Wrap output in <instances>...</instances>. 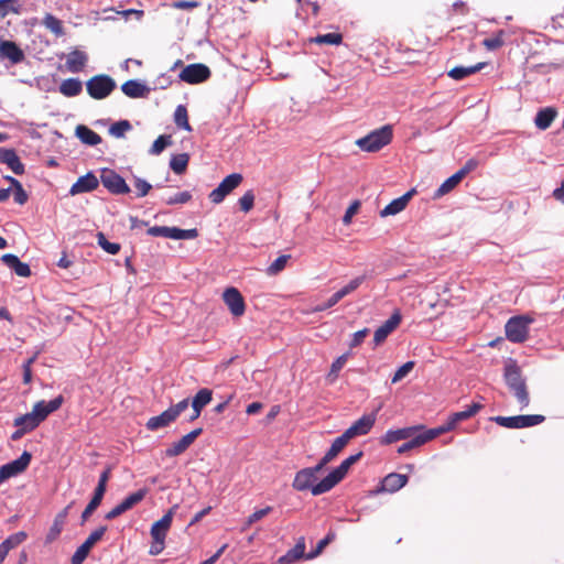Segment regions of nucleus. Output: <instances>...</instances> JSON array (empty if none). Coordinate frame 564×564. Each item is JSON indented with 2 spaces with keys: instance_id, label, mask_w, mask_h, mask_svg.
Segmentation results:
<instances>
[{
  "instance_id": "obj_21",
  "label": "nucleus",
  "mask_w": 564,
  "mask_h": 564,
  "mask_svg": "<svg viewBox=\"0 0 564 564\" xmlns=\"http://www.w3.org/2000/svg\"><path fill=\"white\" fill-rule=\"evenodd\" d=\"M25 55L23 51L12 41L0 42V58L9 59L12 64H19L23 62Z\"/></svg>"
},
{
  "instance_id": "obj_30",
  "label": "nucleus",
  "mask_w": 564,
  "mask_h": 564,
  "mask_svg": "<svg viewBox=\"0 0 564 564\" xmlns=\"http://www.w3.org/2000/svg\"><path fill=\"white\" fill-rule=\"evenodd\" d=\"M1 261L6 265L11 268L15 272V274H18L19 276L26 278V276L31 275V270H30L29 264L21 262L20 259L14 254L6 253L1 257Z\"/></svg>"
},
{
  "instance_id": "obj_51",
  "label": "nucleus",
  "mask_w": 564,
  "mask_h": 564,
  "mask_svg": "<svg viewBox=\"0 0 564 564\" xmlns=\"http://www.w3.org/2000/svg\"><path fill=\"white\" fill-rule=\"evenodd\" d=\"M98 245L108 253L117 254L120 251V245L115 242H109L102 232H98L97 235Z\"/></svg>"
},
{
  "instance_id": "obj_37",
  "label": "nucleus",
  "mask_w": 564,
  "mask_h": 564,
  "mask_svg": "<svg viewBox=\"0 0 564 564\" xmlns=\"http://www.w3.org/2000/svg\"><path fill=\"white\" fill-rule=\"evenodd\" d=\"M305 554V540L300 538L293 549H291L284 556L280 558V562H294L302 558Z\"/></svg>"
},
{
  "instance_id": "obj_27",
  "label": "nucleus",
  "mask_w": 564,
  "mask_h": 564,
  "mask_svg": "<svg viewBox=\"0 0 564 564\" xmlns=\"http://www.w3.org/2000/svg\"><path fill=\"white\" fill-rule=\"evenodd\" d=\"M557 117V110L554 107H545L536 112L534 124L540 130H546Z\"/></svg>"
},
{
  "instance_id": "obj_22",
  "label": "nucleus",
  "mask_w": 564,
  "mask_h": 564,
  "mask_svg": "<svg viewBox=\"0 0 564 564\" xmlns=\"http://www.w3.org/2000/svg\"><path fill=\"white\" fill-rule=\"evenodd\" d=\"M0 162L6 164L14 174L24 173V165L13 149L0 148Z\"/></svg>"
},
{
  "instance_id": "obj_60",
  "label": "nucleus",
  "mask_w": 564,
  "mask_h": 564,
  "mask_svg": "<svg viewBox=\"0 0 564 564\" xmlns=\"http://www.w3.org/2000/svg\"><path fill=\"white\" fill-rule=\"evenodd\" d=\"M359 208H360V202L354 200L350 204V206L347 208V210L343 217V223L345 225H349L351 223L352 217L358 213Z\"/></svg>"
},
{
  "instance_id": "obj_18",
  "label": "nucleus",
  "mask_w": 564,
  "mask_h": 564,
  "mask_svg": "<svg viewBox=\"0 0 564 564\" xmlns=\"http://www.w3.org/2000/svg\"><path fill=\"white\" fill-rule=\"evenodd\" d=\"M401 314L399 311H395L389 319H387L376 332L373 335V341L376 345H380L386 340V338L399 326L401 323Z\"/></svg>"
},
{
  "instance_id": "obj_62",
  "label": "nucleus",
  "mask_w": 564,
  "mask_h": 564,
  "mask_svg": "<svg viewBox=\"0 0 564 564\" xmlns=\"http://www.w3.org/2000/svg\"><path fill=\"white\" fill-rule=\"evenodd\" d=\"M421 445H423V442H422V440H421L420 435H415V436L413 435V437H412V440H411V441H409V442H406V443L402 444V445L398 448V453H399V454H403V453H405V452H408V451H410V449H413V448H415V447H419V446H421Z\"/></svg>"
},
{
  "instance_id": "obj_57",
  "label": "nucleus",
  "mask_w": 564,
  "mask_h": 564,
  "mask_svg": "<svg viewBox=\"0 0 564 564\" xmlns=\"http://www.w3.org/2000/svg\"><path fill=\"white\" fill-rule=\"evenodd\" d=\"M13 188H14V193H13L14 202L19 205L25 204L28 200V194L23 189L22 184L19 181H13Z\"/></svg>"
},
{
  "instance_id": "obj_55",
  "label": "nucleus",
  "mask_w": 564,
  "mask_h": 564,
  "mask_svg": "<svg viewBox=\"0 0 564 564\" xmlns=\"http://www.w3.org/2000/svg\"><path fill=\"white\" fill-rule=\"evenodd\" d=\"M414 361H408L402 365L393 375L392 383H397L401 381L404 377H406L414 368Z\"/></svg>"
},
{
  "instance_id": "obj_45",
  "label": "nucleus",
  "mask_w": 564,
  "mask_h": 564,
  "mask_svg": "<svg viewBox=\"0 0 564 564\" xmlns=\"http://www.w3.org/2000/svg\"><path fill=\"white\" fill-rule=\"evenodd\" d=\"M449 431H452V427H449L448 422H446L445 424H443L438 427L427 430L424 433H421L419 435H420L423 444H425L426 442L437 437L438 435H441L443 433L449 432Z\"/></svg>"
},
{
  "instance_id": "obj_54",
  "label": "nucleus",
  "mask_w": 564,
  "mask_h": 564,
  "mask_svg": "<svg viewBox=\"0 0 564 564\" xmlns=\"http://www.w3.org/2000/svg\"><path fill=\"white\" fill-rule=\"evenodd\" d=\"M64 524L65 523L61 522L59 520L54 519V522L51 525V528L46 534L45 542L52 543L53 541H55L58 538V535L61 534Z\"/></svg>"
},
{
  "instance_id": "obj_56",
  "label": "nucleus",
  "mask_w": 564,
  "mask_h": 564,
  "mask_svg": "<svg viewBox=\"0 0 564 564\" xmlns=\"http://www.w3.org/2000/svg\"><path fill=\"white\" fill-rule=\"evenodd\" d=\"M254 203V195L252 191L246 192L240 198H239V206L240 209L245 213H248L252 209Z\"/></svg>"
},
{
  "instance_id": "obj_63",
  "label": "nucleus",
  "mask_w": 564,
  "mask_h": 564,
  "mask_svg": "<svg viewBox=\"0 0 564 564\" xmlns=\"http://www.w3.org/2000/svg\"><path fill=\"white\" fill-rule=\"evenodd\" d=\"M17 0H0V17H6L9 11L19 13V8L13 6Z\"/></svg>"
},
{
  "instance_id": "obj_1",
  "label": "nucleus",
  "mask_w": 564,
  "mask_h": 564,
  "mask_svg": "<svg viewBox=\"0 0 564 564\" xmlns=\"http://www.w3.org/2000/svg\"><path fill=\"white\" fill-rule=\"evenodd\" d=\"M362 453L359 452L356 455L347 457L341 464L330 471L319 482L316 481V474L319 473L324 466L318 463L314 467L303 468L296 473L293 480V488L297 491L311 490L312 495L318 496L333 489L338 482H340L347 475L349 468L360 459Z\"/></svg>"
},
{
  "instance_id": "obj_19",
  "label": "nucleus",
  "mask_w": 564,
  "mask_h": 564,
  "mask_svg": "<svg viewBox=\"0 0 564 564\" xmlns=\"http://www.w3.org/2000/svg\"><path fill=\"white\" fill-rule=\"evenodd\" d=\"M177 505H174L169 511L151 527V536L165 540L167 531L171 528L172 520L177 509Z\"/></svg>"
},
{
  "instance_id": "obj_59",
  "label": "nucleus",
  "mask_w": 564,
  "mask_h": 564,
  "mask_svg": "<svg viewBox=\"0 0 564 564\" xmlns=\"http://www.w3.org/2000/svg\"><path fill=\"white\" fill-rule=\"evenodd\" d=\"M334 538H335L334 533L327 534L324 539H322L317 543L315 551L313 553L308 554L307 558H313V557L319 555L323 552V550L333 541Z\"/></svg>"
},
{
  "instance_id": "obj_16",
  "label": "nucleus",
  "mask_w": 564,
  "mask_h": 564,
  "mask_svg": "<svg viewBox=\"0 0 564 564\" xmlns=\"http://www.w3.org/2000/svg\"><path fill=\"white\" fill-rule=\"evenodd\" d=\"M376 414H366L356 421L350 427H348L344 433L348 436L349 440L354 437L366 435L375 425Z\"/></svg>"
},
{
  "instance_id": "obj_12",
  "label": "nucleus",
  "mask_w": 564,
  "mask_h": 564,
  "mask_svg": "<svg viewBox=\"0 0 564 564\" xmlns=\"http://www.w3.org/2000/svg\"><path fill=\"white\" fill-rule=\"evenodd\" d=\"M210 77V69L204 64H191L180 73V79L188 84H199Z\"/></svg>"
},
{
  "instance_id": "obj_9",
  "label": "nucleus",
  "mask_w": 564,
  "mask_h": 564,
  "mask_svg": "<svg viewBox=\"0 0 564 564\" xmlns=\"http://www.w3.org/2000/svg\"><path fill=\"white\" fill-rule=\"evenodd\" d=\"M242 180L243 177L239 173H232L226 176L220 184L210 192L209 199L214 204L221 203L227 195L241 184Z\"/></svg>"
},
{
  "instance_id": "obj_26",
  "label": "nucleus",
  "mask_w": 564,
  "mask_h": 564,
  "mask_svg": "<svg viewBox=\"0 0 564 564\" xmlns=\"http://www.w3.org/2000/svg\"><path fill=\"white\" fill-rule=\"evenodd\" d=\"M28 535L24 531L17 532L14 534H11L8 536L1 544H0V564L3 563L4 558L7 557L8 553L20 545L22 542L26 540Z\"/></svg>"
},
{
  "instance_id": "obj_10",
  "label": "nucleus",
  "mask_w": 564,
  "mask_h": 564,
  "mask_svg": "<svg viewBox=\"0 0 564 564\" xmlns=\"http://www.w3.org/2000/svg\"><path fill=\"white\" fill-rule=\"evenodd\" d=\"M106 531V525L99 527L98 529L93 531L89 534V536L85 540V542L77 547V550L72 556L70 564H83L93 546L102 539Z\"/></svg>"
},
{
  "instance_id": "obj_36",
  "label": "nucleus",
  "mask_w": 564,
  "mask_h": 564,
  "mask_svg": "<svg viewBox=\"0 0 564 564\" xmlns=\"http://www.w3.org/2000/svg\"><path fill=\"white\" fill-rule=\"evenodd\" d=\"M213 392L212 390L204 388L200 389L194 397L192 401V409L197 413H200L203 408L206 406L212 401Z\"/></svg>"
},
{
  "instance_id": "obj_11",
  "label": "nucleus",
  "mask_w": 564,
  "mask_h": 564,
  "mask_svg": "<svg viewBox=\"0 0 564 564\" xmlns=\"http://www.w3.org/2000/svg\"><path fill=\"white\" fill-rule=\"evenodd\" d=\"M32 455L29 452H23L22 455L3 466L0 467V484L6 481L7 479L14 477L21 473H23L28 466L30 465Z\"/></svg>"
},
{
  "instance_id": "obj_64",
  "label": "nucleus",
  "mask_w": 564,
  "mask_h": 564,
  "mask_svg": "<svg viewBox=\"0 0 564 564\" xmlns=\"http://www.w3.org/2000/svg\"><path fill=\"white\" fill-rule=\"evenodd\" d=\"M341 297L335 292L324 304H321L314 308V312H323L335 306Z\"/></svg>"
},
{
  "instance_id": "obj_5",
  "label": "nucleus",
  "mask_w": 564,
  "mask_h": 564,
  "mask_svg": "<svg viewBox=\"0 0 564 564\" xmlns=\"http://www.w3.org/2000/svg\"><path fill=\"white\" fill-rule=\"evenodd\" d=\"M498 425L507 429H523L541 424L545 416L541 414L516 415V416H495L491 419Z\"/></svg>"
},
{
  "instance_id": "obj_38",
  "label": "nucleus",
  "mask_w": 564,
  "mask_h": 564,
  "mask_svg": "<svg viewBox=\"0 0 564 564\" xmlns=\"http://www.w3.org/2000/svg\"><path fill=\"white\" fill-rule=\"evenodd\" d=\"M39 425V420L31 412L14 419V426L22 427L26 433L33 431Z\"/></svg>"
},
{
  "instance_id": "obj_15",
  "label": "nucleus",
  "mask_w": 564,
  "mask_h": 564,
  "mask_svg": "<svg viewBox=\"0 0 564 564\" xmlns=\"http://www.w3.org/2000/svg\"><path fill=\"white\" fill-rule=\"evenodd\" d=\"M63 403V397L51 400L50 402L39 401L33 405L31 413L39 420V423L43 422L51 413L55 412L61 408Z\"/></svg>"
},
{
  "instance_id": "obj_35",
  "label": "nucleus",
  "mask_w": 564,
  "mask_h": 564,
  "mask_svg": "<svg viewBox=\"0 0 564 564\" xmlns=\"http://www.w3.org/2000/svg\"><path fill=\"white\" fill-rule=\"evenodd\" d=\"M486 64L485 63H478L473 66L464 67V66H457L452 68L448 72V76L455 80H460L478 70H480Z\"/></svg>"
},
{
  "instance_id": "obj_46",
  "label": "nucleus",
  "mask_w": 564,
  "mask_h": 564,
  "mask_svg": "<svg viewBox=\"0 0 564 564\" xmlns=\"http://www.w3.org/2000/svg\"><path fill=\"white\" fill-rule=\"evenodd\" d=\"M147 495V489H140L128 497H126L121 503L124 507V509L128 511L132 509L135 505H138L140 501L144 499Z\"/></svg>"
},
{
  "instance_id": "obj_17",
  "label": "nucleus",
  "mask_w": 564,
  "mask_h": 564,
  "mask_svg": "<svg viewBox=\"0 0 564 564\" xmlns=\"http://www.w3.org/2000/svg\"><path fill=\"white\" fill-rule=\"evenodd\" d=\"M202 429H196L184 435L180 441L173 443L166 451L165 455L169 457H175L184 453L194 441L202 434Z\"/></svg>"
},
{
  "instance_id": "obj_6",
  "label": "nucleus",
  "mask_w": 564,
  "mask_h": 564,
  "mask_svg": "<svg viewBox=\"0 0 564 564\" xmlns=\"http://www.w3.org/2000/svg\"><path fill=\"white\" fill-rule=\"evenodd\" d=\"M86 88L90 97L104 99L116 88V83L107 75H96L86 83Z\"/></svg>"
},
{
  "instance_id": "obj_24",
  "label": "nucleus",
  "mask_w": 564,
  "mask_h": 564,
  "mask_svg": "<svg viewBox=\"0 0 564 564\" xmlns=\"http://www.w3.org/2000/svg\"><path fill=\"white\" fill-rule=\"evenodd\" d=\"M87 61L88 56L85 52L74 50L67 55L65 66L70 73H79L85 68Z\"/></svg>"
},
{
  "instance_id": "obj_23",
  "label": "nucleus",
  "mask_w": 564,
  "mask_h": 564,
  "mask_svg": "<svg viewBox=\"0 0 564 564\" xmlns=\"http://www.w3.org/2000/svg\"><path fill=\"white\" fill-rule=\"evenodd\" d=\"M98 180L93 173H87L84 176H80L70 187V195H78L82 193H88L98 187Z\"/></svg>"
},
{
  "instance_id": "obj_43",
  "label": "nucleus",
  "mask_w": 564,
  "mask_h": 564,
  "mask_svg": "<svg viewBox=\"0 0 564 564\" xmlns=\"http://www.w3.org/2000/svg\"><path fill=\"white\" fill-rule=\"evenodd\" d=\"M348 356L349 354L346 352L341 356H339L330 366V370L326 377V379L328 380V382L333 383L336 381V379L338 378V373L339 371L341 370V368L345 366L347 359H348Z\"/></svg>"
},
{
  "instance_id": "obj_48",
  "label": "nucleus",
  "mask_w": 564,
  "mask_h": 564,
  "mask_svg": "<svg viewBox=\"0 0 564 564\" xmlns=\"http://www.w3.org/2000/svg\"><path fill=\"white\" fill-rule=\"evenodd\" d=\"M290 258V254L280 256L268 267L267 274L276 275L278 273H280L282 270H284Z\"/></svg>"
},
{
  "instance_id": "obj_58",
  "label": "nucleus",
  "mask_w": 564,
  "mask_h": 564,
  "mask_svg": "<svg viewBox=\"0 0 564 564\" xmlns=\"http://www.w3.org/2000/svg\"><path fill=\"white\" fill-rule=\"evenodd\" d=\"M134 187L137 189V196L144 197L151 191L152 185L149 182H147L145 180H142L140 177H134Z\"/></svg>"
},
{
  "instance_id": "obj_32",
  "label": "nucleus",
  "mask_w": 564,
  "mask_h": 564,
  "mask_svg": "<svg viewBox=\"0 0 564 564\" xmlns=\"http://www.w3.org/2000/svg\"><path fill=\"white\" fill-rule=\"evenodd\" d=\"M480 409H482V404L480 403H473L468 406V409L464 410V411H459V412H456V413H453L449 419L447 420L448 424H449V427H452V430L455 429V426L462 422V421H465L471 416H474Z\"/></svg>"
},
{
  "instance_id": "obj_29",
  "label": "nucleus",
  "mask_w": 564,
  "mask_h": 564,
  "mask_svg": "<svg viewBox=\"0 0 564 564\" xmlns=\"http://www.w3.org/2000/svg\"><path fill=\"white\" fill-rule=\"evenodd\" d=\"M122 93L130 98H143L150 93V88L138 80H128L121 86Z\"/></svg>"
},
{
  "instance_id": "obj_20",
  "label": "nucleus",
  "mask_w": 564,
  "mask_h": 564,
  "mask_svg": "<svg viewBox=\"0 0 564 564\" xmlns=\"http://www.w3.org/2000/svg\"><path fill=\"white\" fill-rule=\"evenodd\" d=\"M414 194L415 189L412 188L401 197L393 199L383 209L380 210V217L384 218L388 216H394L404 210Z\"/></svg>"
},
{
  "instance_id": "obj_3",
  "label": "nucleus",
  "mask_w": 564,
  "mask_h": 564,
  "mask_svg": "<svg viewBox=\"0 0 564 564\" xmlns=\"http://www.w3.org/2000/svg\"><path fill=\"white\" fill-rule=\"evenodd\" d=\"M392 137V127L387 124L356 140V145L365 152H377L388 145Z\"/></svg>"
},
{
  "instance_id": "obj_61",
  "label": "nucleus",
  "mask_w": 564,
  "mask_h": 564,
  "mask_svg": "<svg viewBox=\"0 0 564 564\" xmlns=\"http://www.w3.org/2000/svg\"><path fill=\"white\" fill-rule=\"evenodd\" d=\"M192 195L189 192H181L174 196H171L166 199L167 205H176V204H185L191 200Z\"/></svg>"
},
{
  "instance_id": "obj_53",
  "label": "nucleus",
  "mask_w": 564,
  "mask_h": 564,
  "mask_svg": "<svg viewBox=\"0 0 564 564\" xmlns=\"http://www.w3.org/2000/svg\"><path fill=\"white\" fill-rule=\"evenodd\" d=\"M172 143L170 135H160L151 147V154H160L166 147Z\"/></svg>"
},
{
  "instance_id": "obj_50",
  "label": "nucleus",
  "mask_w": 564,
  "mask_h": 564,
  "mask_svg": "<svg viewBox=\"0 0 564 564\" xmlns=\"http://www.w3.org/2000/svg\"><path fill=\"white\" fill-rule=\"evenodd\" d=\"M365 281V276H356L352 280H350L345 286H343L340 290L337 291V294L344 299L348 294L356 291Z\"/></svg>"
},
{
  "instance_id": "obj_41",
  "label": "nucleus",
  "mask_w": 564,
  "mask_h": 564,
  "mask_svg": "<svg viewBox=\"0 0 564 564\" xmlns=\"http://www.w3.org/2000/svg\"><path fill=\"white\" fill-rule=\"evenodd\" d=\"M189 161V156L187 153H181L172 156L170 166L176 174H183L186 169Z\"/></svg>"
},
{
  "instance_id": "obj_49",
  "label": "nucleus",
  "mask_w": 564,
  "mask_h": 564,
  "mask_svg": "<svg viewBox=\"0 0 564 564\" xmlns=\"http://www.w3.org/2000/svg\"><path fill=\"white\" fill-rule=\"evenodd\" d=\"M503 35H505V32L503 31H499L497 32L492 37H488V39H485L482 41V45L488 50V51H495V50H498L500 48L505 41H503Z\"/></svg>"
},
{
  "instance_id": "obj_40",
  "label": "nucleus",
  "mask_w": 564,
  "mask_h": 564,
  "mask_svg": "<svg viewBox=\"0 0 564 564\" xmlns=\"http://www.w3.org/2000/svg\"><path fill=\"white\" fill-rule=\"evenodd\" d=\"M198 236L197 229H180L176 227H169L167 237L170 239H194Z\"/></svg>"
},
{
  "instance_id": "obj_7",
  "label": "nucleus",
  "mask_w": 564,
  "mask_h": 564,
  "mask_svg": "<svg viewBox=\"0 0 564 564\" xmlns=\"http://www.w3.org/2000/svg\"><path fill=\"white\" fill-rule=\"evenodd\" d=\"M110 467H107L99 477V481L97 487L95 488L94 496L85 510L82 513V523L86 522L89 517L93 514V512L100 506L104 495L107 490V482L110 478Z\"/></svg>"
},
{
  "instance_id": "obj_31",
  "label": "nucleus",
  "mask_w": 564,
  "mask_h": 564,
  "mask_svg": "<svg viewBox=\"0 0 564 564\" xmlns=\"http://www.w3.org/2000/svg\"><path fill=\"white\" fill-rule=\"evenodd\" d=\"M419 426H411V427H404L394 431H388L382 438V443L384 444H391L401 440H408L413 437L415 432L419 430Z\"/></svg>"
},
{
  "instance_id": "obj_28",
  "label": "nucleus",
  "mask_w": 564,
  "mask_h": 564,
  "mask_svg": "<svg viewBox=\"0 0 564 564\" xmlns=\"http://www.w3.org/2000/svg\"><path fill=\"white\" fill-rule=\"evenodd\" d=\"M349 441L350 440L348 438V436H346V434L343 433L332 443L330 448L323 456L319 463L325 467L327 464L333 462L337 457V455L344 449V447L349 443Z\"/></svg>"
},
{
  "instance_id": "obj_14",
  "label": "nucleus",
  "mask_w": 564,
  "mask_h": 564,
  "mask_svg": "<svg viewBox=\"0 0 564 564\" xmlns=\"http://www.w3.org/2000/svg\"><path fill=\"white\" fill-rule=\"evenodd\" d=\"M223 299L234 316L239 317L245 314V300L236 288L226 289L223 294Z\"/></svg>"
},
{
  "instance_id": "obj_39",
  "label": "nucleus",
  "mask_w": 564,
  "mask_h": 564,
  "mask_svg": "<svg viewBox=\"0 0 564 564\" xmlns=\"http://www.w3.org/2000/svg\"><path fill=\"white\" fill-rule=\"evenodd\" d=\"M463 180L462 173L456 172L451 177H448L436 191L435 196L441 197L451 191H453Z\"/></svg>"
},
{
  "instance_id": "obj_34",
  "label": "nucleus",
  "mask_w": 564,
  "mask_h": 564,
  "mask_svg": "<svg viewBox=\"0 0 564 564\" xmlns=\"http://www.w3.org/2000/svg\"><path fill=\"white\" fill-rule=\"evenodd\" d=\"M83 84L79 79L67 78L59 85V91L66 97H75L80 94Z\"/></svg>"
},
{
  "instance_id": "obj_2",
  "label": "nucleus",
  "mask_w": 564,
  "mask_h": 564,
  "mask_svg": "<svg viewBox=\"0 0 564 564\" xmlns=\"http://www.w3.org/2000/svg\"><path fill=\"white\" fill-rule=\"evenodd\" d=\"M503 378L520 406L527 408L530 403L528 387L514 360L510 359L506 362Z\"/></svg>"
},
{
  "instance_id": "obj_8",
  "label": "nucleus",
  "mask_w": 564,
  "mask_h": 564,
  "mask_svg": "<svg viewBox=\"0 0 564 564\" xmlns=\"http://www.w3.org/2000/svg\"><path fill=\"white\" fill-rule=\"evenodd\" d=\"M531 318L525 316H516L506 324L507 338L513 343H522L528 338L529 324Z\"/></svg>"
},
{
  "instance_id": "obj_25",
  "label": "nucleus",
  "mask_w": 564,
  "mask_h": 564,
  "mask_svg": "<svg viewBox=\"0 0 564 564\" xmlns=\"http://www.w3.org/2000/svg\"><path fill=\"white\" fill-rule=\"evenodd\" d=\"M406 482V475L391 473L383 478L380 491L395 492L404 487Z\"/></svg>"
},
{
  "instance_id": "obj_42",
  "label": "nucleus",
  "mask_w": 564,
  "mask_h": 564,
  "mask_svg": "<svg viewBox=\"0 0 564 564\" xmlns=\"http://www.w3.org/2000/svg\"><path fill=\"white\" fill-rule=\"evenodd\" d=\"M43 24L56 36H62L64 34L62 21L52 14H46L44 17Z\"/></svg>"
},
{
  "instance_id": "obj_44",
  "label": "nucleus",
  "mask_w": 564,
  "mask_h": 564,
  "mask_svg": "<svg viewBox=\"0 0 564 564\" xmlns=\"http://www.w3.org/2000/svg\"><path fill=\"white\" fill-rule=\"evenodd\" d=\"M174 121L178 128L185 129L186 131H192V127L188 122L187 109L185 106H177L174 112Z\"/></svg>"
},
{
  "instance_id": "obj_4",
  "label": "nucleus",
  "mask_w": 564,
  "mask_h": 564,
  "mask_svg": "<svg viewBox=\"0 0 564 564\" xmlns=\"http://www.w3.org/2000/svg\"><path fill=\"white\" fill-rule=\"evenodd\" d=\"M189 405L188 399H184L178 403L171 405L167 410L162 412L160 415L152 416L148 420L145 426L150 431H156L161 427H165L174 422L177 416L185 411Z\"/></svg>"
},
{
  "instance_id": "obj_13",
  "label": "nucleus",
  "mask_w": 564,
  "mask_h": 564,
  "mask_svg": "<svg viewBox=\"0 0 564 564\" xmlns=\"http://www.w3.org/2000/svg\"><path fill=\"white\" fill-rule=\"evenodd\" d=\"M101 183L112 194H128L130 192V187L123 177L111 170L102 172Z\"/></svg>"
},
{
  "instance_id": "obj_33",
  "label": "nucleus",
  "mask_w": 564,
  "mask_h": 564,
  "mask_svg": "<svg viewBox=\"0 0 564 564\" xmlns=\"http://www.w3.org/2000/svg\"><path fill=\"white\" fill-rule=\"evenodd\" d=\"M75 132L77 138L85 144L97 145L101 142V137L86 126H77Z\"/></svg>"
},
{
  "instance_id": "obj_52",
  "label": "nucleus",
  "mask_w": 564,
  "mask_h": 564,
  "mask_svg": "<svg viewBox=\"0 0 564 564\" xmlns=\"http://www.w3.org/2000/svg\"><path fill=\"white\" fill-rule=\"evenodd\" d=\"M130 129H131L130 122L127 120H121V121L113 123L110 127L109 132L111 135H113L116 138H122L124 135V133L127 131H129Z\"/></svg>"
},
{
  "instance_id": "obj_47",
  "label": "nucleus",
  "mask_w": 564,
  "mask_h": 564,
  "mask_svg": "<svg viewBox=\"0 0 564 564\" xmlns=\"http://www.w3.org/2000/svg\"><path fill=\"white\" fill-rule=\"evenodd\" d=\"M312 41L317 44L339 45L343 42V35L340 33H327L317 35Z\"/></svg>"
}]
</instances>
